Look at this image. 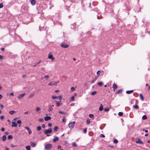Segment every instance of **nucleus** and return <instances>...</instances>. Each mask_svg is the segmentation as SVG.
<instances>
[{"label":"nucleus","instance_id":"c9c22d12","mask_svg":"<svg viewBox=\"0 0 150 150\" xmlns=\"http://www.w3.org/2000/svg\"><path fill=\"white\" fill-rule=\"evenodd\" d=\"M98 84L100 86H102L103 84V83L102 82H99L98 83Z\"/></svg>","mask_w":150,"mask_h":150},{"label":"nucleus","instance_id":"338daca9","mask_svg":"<svg viewBox=\"0 0 150 150\" xmlns=\"http://www.w3.org/2000/svg\"><path fill=\"white\" fill-rule=\"evenodd\" d=\"M10 96H13L14 95V93H11L10 94Z\"/></svg>","mask_w":150,"mask_h":150},{"label":"nucleus","instance_id":"a19ab883","mask_svg":"<svg viewBox=\"0 0 150 150\" xmlns=\"http://www.w3.org/2000/svg\"><path fill=\"white\" fill-rule=\"evenodd\" d=\"M12 138H13L12 137V136L11 135H9L8 137V138L9 139H11Z\"/></svg>","mask_w":150,"mask_h":150},{"label":"nucleus","instance_id":"f03ea898","mask_svg":"<svg viewBox=\"0 0 150 150\" xmlns=\"http://www.w3.org/2000/svg\"><path fill=\"white\" fill-rule=\"evenodd\" d=\"M136 144H143V142L142 141L140 138H136Z\"/></svg>","mask_w":150,"mask_h":150},{"label":"nucleus","instance_id":"774afa93","mask_svg":"<svg viewBox=\"0 0 150 150\" xmlns=\"http://www.w3.org/2000/svg\"><path fill=\"white\" fill-rule=\"evenodd\" d=\"M28 111H27V112H24V114H28Z\"/></svg>","mask_w":150,"mask_h":150},{"label":"nucleus","instance_id":"e433bc0d","mask_svg":"<svg viewBox=\"0 0 150 150\" xmlns=\"http://www.w3.org/2000/svg\"><path fill=\"white\" fill-rule=\"evenodd\" d=\"M59 113L60 114H65L66 113L64 112H63L62 111H59Z\"/></svg>","mask_w":150,"mask_h":150},{"label":"nucleus","instance_id":"6ab92c4d","mask_svg":"<svg viewBox=\"0 0 150 150\" xmlns=\"http://www.w3.org/2000/svg\"><path fill=\"white\" fill-rule=\"evenodd\" d=\"M48 58L49 59H52V60L54 59V58L53 57L52 55H48Z\"/></svg>","mask_w":150,"mask_h":150},{"label":"nucleus","instance_id":"a18cd8bd","mask_svg":"<svg viewBox=\"0 0 150 150\" xmlns=\"http://www.w3.org/2000/svg\"><path fill=\"white\" fill-rule=\"evenodd\" d=\"M109 110H110V109L109 108H105V109H104V111L106 112L108 111H109Z\"/></svg>","mask_w":150,"mask_h":150},{"label":"nucleus","instance_id":"f257e3e1","mask_svg":"<svg viewBox=\"0 0 150 150\" xmlns=\"http://www.w3.org/2000/svg\"><path fill=\"white\" fill-rule=\"evenodd\" d=\"M52 145L50 144H47L45 145V148L47 150H50L52 148Z\"/></svg>","mask_w":150,"mask_h":150},{"label":"nucleus","instance_id":"de8ad7c7","mask_svg":"<svg viewBox=\"0 0 150 150\" xmlns=\"http://www.w3.org/2000/svg\"><path fill=\"white\" fill-rule=\"evenodd\" d=\"M89 116L91 118H92V117H93V115L92 114H89Z\"/></svg>","mask_w":150,"mask_h":150},{"label":"nucleus","instance_id":"864d4df0","mask_svg":"<svg viewBox=\"0 0 150 150\" xmlns=\"http://www.w3.org/2000/svg\"><path fill=\"white\" fill-rule=\"evenodd\" d=\"M3 5L2 4H0V8H2L3 7Z\"/></svg>","mask_w":150,"mask_h":150},{"label":"nucleus","instance_id":"3c124183","mask_svg":"<svg viewBox=\"0 0 150 150\" xmlns=\"http://www.w3.org/2000/svg\"><path fill=\"white\" fill-rule=\"evenodd\" d=\"M4 118V116L3 115L1 116L0 117V119L2 120H3V119Z\"/></svg>","mask_w":150,"mask_h":150},{"label":"nucleus","instance_id":"5701e85b","mask_svg":"<svg viewBox=\"0 0 150 150\" xmlns=\"http://www.w3.org/2000/svg\"><path fill=\"white\" fill-rule=\"evenodd\" d=\"M16 112L14 110H11L9 112V113L11 115H13Z\"/></svg>","mask_w":150,"mask_h":150},{"label":"nucleus","instance_id":"9b49d317","mask_svg":"<svg viewBox=\"0 0 150 150\" xmlns=\"http://www.w3.org/2000/svg\"><path fill=\"white\" fill-rule=\"evenodd\" d=\"M30 144L32 147H34L36 146V144L34 142H30Z\"/></svg>","mask_w":150,"mask_h":150},{"label":"nucleus","instance_id":"79ce46f5","mask_svg":"<svg viewBox=\"0 0 150 150\" xmlns=\"http://www.w3.org/2000/svg\"><path fill=\"white\" fill-rule=\"evenodd\" d=\"M86 124H89L90 123V121L89 120H87L86 121Z\"/></svg>","mask_w":150,"mask_h":150},{"label":"nucleus","instance_id":"0eeeda50","mask_svg":"<svg viewBox=\"0 0 150 150\" xmlns=\"http://www.w3.org/2000/svg\"><path fill=\"white\" fill-rule=\"evenodd\" d=\"M25 128L28 130V133L29 134H31L32 133L31 130L28 127H25Z\"/></svg>","mask_w":150,"mask_h":150},{"label":"nucleus","instance_id":"b1692460","mask_svg":"<svg viewBox=\"0 0 150 150\" xmlns=\"http://www.w3.org/2000/svg\"><path fill=\"white\" fill-rule=\"evenodd\" d=\"M122 89H119V90H118V91H117V92L116 93V94H119L120 93H121L122 92Z\"/></svg>","mask_w":150,"mask_h":150},{"label":"nucleus","instance_id":"a878e982","mask_svg":"<svg viewBox=\"0 0 150 150\" xmlns=\"http://www.w3.org/2000/svg\"><path fill=\"white\" fill-rule=\"evenodd\" d=\"M55 101L57 102L56 104L57 106H59L60 105L61 103H60L59 102L57 101L56 100H55Z\"/></svg>","mask_w":150,"mask_h":150},{"label":"nucleus","instance_id":"ea45409f","mask_svg":"<svg viewBox=\"0 0 150 150\" xmlns=\"http://www.w3.org/2000/svg\"><path fill=\"white\" fill-rule=\"evenodd\" d=\"M44 121L43 119L40 118L39 119V121L40 122H42Z\"/></svg>","mask_w":150,"mask_h":150},{"label":"nucleus","instance_id":"4468645a","mask_svg":"<svg viewBox=\"0 0 150 150\" xmlns=\"http://www.w3.org/2000/svg\"><path fill=\"white\" fill-rule=\"evenodd\" d=\"M59 138L57 137H56L55 138H54L53 139V142H55L58 141L59 140Z\"/></svg>","mask_w":150,"mask_h":150},{"label":"nucleus","instance_id":"f8f14e48","mask_svg":"<svg viewBox=\"0 0 150 150\" xmlns=\"http://www.w3.org/2000/svg\"><path fill=\"white\" fill-rule=\"evenodd\" d=\"M30 2L32 5H35L36 3V1L35 0H31Z\"/></svg>","mask_w":150,"mask_h":150},{"label":"nucleus","instance_id":"9d476101","mask_svg":"<svg viewBox=\"0 0 150 150\" xmlns=\"http://www.w3.org/2000/svg\"><path fill=\"white\" fill-rule=\"evenodd\" d=\"M53 109V108H52V107L51 106V105H48V111L49 112H51Z\"/></svg>","mask_w":150,"mask_h":150},{"label":"nucleus","instance_id":"e2e57ef3","mask_svg":"<svg viewBox=\"0 0 150 150\" xmlns=\"http://www.w3.org/2000/svg\"><path fill=\"white\" fill-rule=\"evenodd\" d=\"M62 121L63 122H66V121L65 120V119L63 118V119H62Z\"/></svg>","mask_w":150,"mask_h":150},{"label":"nucleus","instance_id":"f3484780","mask_svg":"<svg viewBox=\"0 0 150 150\" xmlns=\"http://www.w3.org/2000/svg\"><path fill=\"white\" fill-rule=\"evenodd\" d=\"M117 85L116 84H114L113 85L112 88L114 89V91H115V90L117 88Z\"/></svg>","mask_w":150,"mask_h":150},{"label":"nucleus","instance_id":"393cba45","mask_svg":"<svg viewBox=\"0 0 150 150\" xmlns=\"http://www.w3.org/2000/svg\"><path fill=\"white\" fill-rule=\"evenodd\" d=\"M22 122L21 120H19L17 122V123L19 124V127H20L21 124Z\"/></svg>","mask_w":150,"mask_h":150},{"label":"nucleus","instance_id":"20e7f679","mask_svg":"<svg viewBox=\"0 0 150 150\" xmlns=\"http://www.w3.org/2000/svg\"><path fill=\"white\" fill-rule=\"evenodd\" d=\"M75 123V122L74 121L69 123L68 125L69 127L70 128H73L74 126Z\"/></svg>","mask_w":150,"mask_h":150},{"label":"nucleus","instance_id":"603ef678","mask_svg":"<svg viewBox=\"0 0 150 150\" xmlns=\"http://www.w3.org/2000/svg\"><path fill=\"white\" fill-rule=\"evenodd\" d=\"M48 126L49 127H51L52 126V124L51 123H49L48 124Z\"/></svg>","mask_w":150,"mask_h":150},{"label":"nucleus","instance_id":"4c0bfd02","mask_svg":"<svg viewBox=\"0 0 150 150\" xmlns=\"http://www.w3.org/2000/svg\"><path fill=\"white\" fill-rule=\"evenodd\" d=\"M49 77V75H47L44 76V78L47 79Z\"/></svg>","mask_w":150,"mask_h":150},{"label":"nucleus","instance_id":"c85d7f7f","mask_svg":"<svg viewBox=\"0 0 150 150\" xmlns=\"http://www.w3.org/2000/svg\"><path fill=\"white\" fill-rule=\"evenodd\" d=\"M96 93L97 92L96 91H95L92 92L91 93V95L92 96H93L95 95V94H96Z\"/></svg>","mask_w":150,"mask_h":150},{"label":"nucleus","instance_id":"bf43d9fd","mask_svg":"<svg viewBox=\"0 0 150 150\" xmlns=\"http://www.w3.org/2000/svg\"><path fill=\"white\" fill-rule=\"evenodd\" d=\"M59 99L60 100V101H61V99H62V96H60L59 97Z\"/></svg>","mask_w":150,"mask_h":150},{"label":"nucleus","instance_id":"bb28decb","mask_svg":"<svg viewBox=\"0 0 150 150\" xmlns=\"http://www.w3.org/2000/svg\"><path fill=\"white\" fill-rule=\"evenodd\" d=\"M98 79V77H96L95 79H93L91 81V83H94V82Z\"/></svg>","mask_w":150,"mask_h":150},{"label":"nucleus","instance_id":"6e6d98bb","mask_svg":"<svg viewBox=\"0 0 150 150\" xmlns=\"http://www.w3.org/2000/svg\"><path fill=\"white\" fill-rule=\"evenodd\" d=\"M0 106L1 107L2 109H3L4 107V106L3 105L0 104Z\"/></svg>","mask_w":150,"mask_h":150},{"label":"nucleus","instance_id":"5fc2aeb1","mask_svg":"<svg viewBox=\"0 0 150 150\" xmlns=\"http://www.w3.org/2000/svg\"><path fill=\"white\" fill-rule=\"evenodd\" d=\"M100 137H105V136L102 134H101L100 135Z\"/></svg>","mask_w":150,"mask_h":150},{"label":"nucleus","instance_id":"aec40b11","mask_svg":"<svg viewBox=\"0 0 150 150\" xmlns=\"http://www.w3.org/2000/svg\"><path fill=\"white\" fill-rule=\"evenodd\" d=\"M103 109V105L101 104L100 105V106L99 108V110L100 111H102Z\"/></svg>","mask_w":150,"mask_h":150},{"label":"nucleus","instance_id":"4d7b16f0","mask_svg":"<svg viewBox=\"0 0 150 150\" xmlns=\"http://www.w3.org/2000/svg\"><path fill=\"white\" fill-rule=\"evenodd\" d=\"M42 127L43 128H45V125L44 124H43L42 125Z\"/></svg>","mask_w":150,"mask_h":150},{"label":"nucleus","instance_id":"4be33fe9","mask_svg":"<svg viewBox=\"0 0 150 150\" xmlns=\"http://www.w3.org/2000/svg\"><path fill=\"white\" fill-rule=\"evenodd\" d=\"M59 129V127L57 126L54 127V130L55 132H56Z\"/></svg>","mask_w":150,"mask_h":150},{"label":"nucleus","instance_id":"69168bd1","mask_svg":"<svg viewBox=\"0 0 150 150\" xmlns=\"http://www.w3.org/2000/svg\"><path fill=\"white\" fill-rule=\"evenodd\" d=\"M1 50L2 51H4V48L3 47H2L1 48Z\"/></svg>","mask_w":150,"mask_h":150},{"label":"nucleus","instance_id":"39448f33","mask_svg":"<svg viewBox=\"0 0 150 150\" xmlns=\"http://www.w3.org/2000/svg\"><path fill=\"white\" fill-rule=\"evenodd\" d=\"M59 82V81H58L57 82H55V81H52L50 82L48 84V85L50 86H52L54 85H57V83Z\"/></svg>","mask_w":150,"mask_h":150},{"label":"nucleus","instance_id":"c756f323","mask_svg":"<svg viewBox=\"0 0 150 150\" xmlns=\"http://www.w3.org/2000/svg\"><path fill=\"white\" fill-rule=\"evenodd\" d=\"M72 146L74 147H76L77 146L75 142H73L72 143Z\"/></svg>","mask_w":150,"mask_h":150},{"label":"nucleus","instance_id":"680f3d73","mask_svg":"<svg viewBox=\"0 0 150 150\" xmlns=\"http://www.w3.org/2000/svg\"><path fill=\"white\" fill-rule=\"evenodd\" d=\"M9 133V132H5V134L6 135H8Z\"/></svg>","mask_w":150,"mask_h":150},{"label":"nucleus","instance_id":"052dcab7","mask_svg":"<svg viewBox=\"0 0 150 150\" xmlns=\"http://www.w3.org/2000/svg\"><path fill=\"white\" fill-rule=\"evenodd\" d=\"M1 130L2 131L4 132L5 130V129L3 127H2L1 128Z\"/></svg>","mask_w":150,"mask_h":150},{"label":"nucleus","instance_id":"c03bdc74","mask_svg":"<svg viewBox=\"0 0 150 150\" xmlns=\"http://www.w3.org/2000/svg\"><path fill=\"white\" fill-rule=\"evenodd\" d=\"M83 132L84 133H86L87 132V128H85L83 129Z\"/></svg>","mask_w":150,"mask_h":150},{"label":"nucleus","instance_id":"72a5a7b5","mask_svg":"<svg viewBox=\"0 0 150 150\" xmlns=\"http://www.w3.org/2000/svg\"><path fill=\"white\" fill-rule=\"evenodd\" d=\"M41 129V127L40 126H39L37 127V130L38 131H40Z\"/></svg>","mask_w":150,"mask_h":150},{"label":"nucleus","instance_id":"7ed1b4c3","mask_svg":"<svg viewBox=\"0 0 150 150\" xmlns=\"http://www.w3.org/2000/svg\"><path fill=\"white\" fill-rule=\"evenodd\" d=\"M44 133L45 134H47L52 132V130L51 128H49L48 129L45 130L44 131Z\"/></svg>","mask_w":150,"mask_h":150},{"label":"nucleus","instance_id":"8fccbe9b","mask_svg":"<svg viewBox=\"0 0 150 150\" xmlns=\"http://www.w3.org/2000/svg\"><path fill=\"white\" fill-rule=\"evenodd\" d=\"M33 94H30V95L29 96V98H31L33 97Z\"/></svg>","mask_w":150,"mask_h":150},{"label":"nucleus","instance_id":"0e129e2a","mask_svg":"<svg viewBox=\"0 0 150 150\" xmlns=\"http://www.w3.org/2000/svg\"><path fill=\"white\" fill-rule=\"evenodd\" d=\"M61 147L60 146H58V149H61Z\"/></svg>","mask_w":150,"mask_h":150},{"label":"nucleus","instance_id":"37998d69","mask_svg":"<svg viewBox=\"0 0 150 150\" xmlns=\"http://www.w3.org/2000/svg\"><path fill=\"white\" fill-rule=\"evenodd\" d=\"M118 115L119 116H121L123 115V113L122 112H120L118 113Z\"/></svg>","mask_w":150,"mask_h":150},{"label":"nucleus","instance_id":"473e14b6","mask_svg":"<svg viewBox=\"0 0 150 150\" xmlns=\"http://www.w3.org/2000/svg\"><path fill=\"white\" fill-rule=\"evenodd\" d=\"M113 142L114 143H115V144L117 143L118 142V141L116 139H114L113 140Z\"/></svg>","mask_w":150,"mask_h":150},{"label":"nucleus","instance_id":"2f4dec72","mask_svg":"<svg viewBox=\"0 0 150 150\" xmlns=\"http://www.w3.org/2000/svg\"><path fill=\"white\" fill-rule=\"evenodd\" d=\"M30 146H27L26 147V149L27 150H30Z\"/></svg>","mask_w":150,"mask_h":150},{"label":"nucleus","instance_id":"cd10ccee","mask_svg":"<svg viewBox=\"0 0 150 150\" xmlns=\"http://www.w3.org/2000/svg\"><path fill=\"white\" fill-rule=\"evenodd\" d=\"M6 139V137L5 135H4L2 137V140L5 141Z\"/></svg>","mask_w":150,"mask_h":150},{"label":"nucleus","instance_id":"1a4fd4ad","mask_svg":"<svg viewBox=\"0 0 150 150\" xmlns=\"http://www.w3.org/2000/svg\"><path fill=\"white\" fill-rule=\"evenodd\" d=\"M25 94V93H23L22 94H21L19 96H18V98L19 99H20L21 98H23Z\"/></svg>","mask_w":150,"mask_h":150},{"label":"nucleus","instance_id":"2eb2a0df","mask_svg":"<svg viewBox=\"0 0 150 150\" xmlns=\"http://www.w3.org/2000/svg\"><path fill=\"white\" fill-rule=\"evenodd\" d=\"M134 91L133 90L127 91H126V93L127 94H129L132 93Z\"/></svg>","mask_w":150,"mask_h":150},{"label":"nucleus","instance_id":"a211bd4d","mask_svg":"<svg viewBox=\"0 0 150 150\" xmlns=\"http://www.w3.org/2000/svg\"><path fill=\"white\" fill-rule=\"evenodd\" d=\"M139 96L141 100L142 101H143L144 100V98L142 95L141 93H140L139 94Z\"/></svg>","mask_w":150,"mask_h":150},{"label":"nucleus","instance_id":"13d9d810","mask_svg":"<svg viewBox=\"0 0 150 150\" xmlns=\"http://www.w3.org/2000/svg\"><path fill=\"white\" fill-rule=\"evenodd\" d=\"M3 56L0 55V60L2 59H3Z\"/></svg>","mask_w":150,"mask_h":150},{"label":"nucleus","instance_id":"6e6552de","mask_svg":"<svg viewBox=\"0 0 150 150\" xmlns=\"http://www.w3.org/2000/svg\"><path fill=\"white\" fill-rule=\"evenodd\" d=\"M51 119V117L49 116H45L44 117V120L46 121H47L49 120H50Z\"/></svg>","mask_w":150,"mask_h":150},{"label":"nucleus","instance_id":"dca6fc26","mask_svg":"<svg viewBox=\"0 0 150 150\" xmlns=\"http://www.w3.org/2000/svg\"><path fill=\"white\" fill-rule=\"evenodd\" d=\"M133 108L136 109H138L139 108V106L137 105H135L133 106Z\"/></svg>","mask_w":150,"mask_h":150},{"label":"nucleus","instance_id":"ddd939ff","mask_svg":"<svg viewBox=\"0 0 150 150\" xmlns=\"http://www.w3.org/2000/svg\"><path fill=\"white\" fill-rule=\"evenodd\" d=\"M12 125L11 126L12 127H16L17 126V124L15 122H12Z\"/></svg>","mask_w":150,"mask_h":150},{"label":"nucleus","instance_id":"49530a36","mask_svg":"<svg viewBox=\"0 0 150 150\" xmlns=\"http://www.w3.org/2000/svg\"><path fill=\"white\" fill-rule=\"evenodd\" d=\"M36 110L37 111H38L40 110V109L39 107H38L36 108Z\"/></svg>","mask_w":150,"mask_h":150},{"label":"nucleus","instance_id":"423d86ee","mask_svg":"<svg viewBox=\"0 0 150 150\" xmlns=\"http://www.w3.org/2000/svg\"><path fill=\"white\" fill-rule=\"evenodd\" d=\"M61 46L62 47L67 48L69 47V45L68 44H65L64 43H62L61 45Z\"/></svg>","mask_w":150,"mask_h":150},{"label":"nucleus","instance_id":"412c9836","mask_svg":"<svg viewBox=\"0 0 150 150\" xmlns=\"http://www.w3.org/2000/svg\"><path fill=\"white\" fill-rule=\"evenodd\" d=\"M101 72V73H103V71H97V75H98V77L99 76H100V73H99V72Z\"/></svg>","mask_w":150,"mask_h":150},{"label":"nucleus","instance_id":"09e8293b","mask_svg":"<svg viewBox=\"0 0 150 150\" xmlns=\"http://www.w3.org/2000/svg\"><path fill=\"white\" fill-rule=\"evenodd\" d=\"M71 90L72 91H74L75 90V88L74 87H72L71 88Z\"/></svg>","mask_w":150,"mask_h":150},{"label":"nucleus","instance_id":"7c9ffc66","mask_svg":"<svg viewBox=\"0 0 150 150\" xmlns=\"http://www.w3.org/2000/svg\"><path fill=\"white\" fill-rule=\"evenodd\" d=\"M142 118L143 120L146 119L147 118L146 116L145 115H144L142 117Z\"/></svg>","mask_w":150,"mask_h":150},{"label":"nucleus","instance_id":"58836bf2","mask_svg":"<svg viewBox=\"0 0 150 150\" xmlns=\"http://www.w3.org/2000/svg\"><path fill=\"white\" fill-rule=\"evenodd\" d=\"M71 101H73L74 100V96H72L71 98Z\"/></svg>","mask_w":150,"mask_h":150},{"label":"nucleus","instance_id":"f704fd0d","mask_svg":"<svg viewBox=\"0 0 150 150\" xmlns=\"http://www.w3.org/2000/svg\"><path fill=\"white\" fill-rule=\"evenodd\" d=\"M52 99H56L58 98V97L56 96H53L52 97Z\"/></svg>","mask_w":150,"mask_h":150}]
</instances>
